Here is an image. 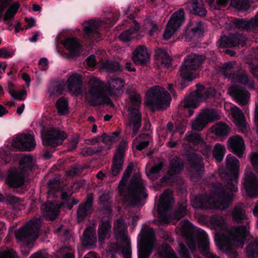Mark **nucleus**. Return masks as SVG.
<instances>
[{
	"label": "nucleus",
	"mask_w": 258,
	"mask_h": 258,
	"mask_svg": "<svg viewBox=\"0 0 258 258\" xmlns=\"http://www.w3.org/2000/svg\"><path fill=\"white\" fill-rule=\"evenodd\" d=\"M126 145L127 143L125 141H121L119 143L114 156L118 157L124 158V151Z\"/></svg>",
	"instance_id": "60"
},
{
	"label": "nucleus",
	"mask_w": 258,
	"mask_h": 258,
	"mask_svg": "<svg viewBox=\"0 0 258 258\" xmlns=\"http://www.w3.org/2000/svg\"><path fill=\"white\" fill-rule=\"evenodd\" d=\"M184 169V163L180 157H173L170 161L167 175L161 178L163 182H168L174 179L175 175L180 174Z\"/></svg>",
	"instance_id": "16"
},
{
	"label": "nucleus",
	"mask_w": 258,
	"mask_h": 258,
	"mask_svg": "<svg viewBox=\"0 0 258 258\" xmlns=\"http://www.w3.org/2000/svg\"><path fill=\"white\" fill-rule=\"evenodd\" d=\"M110 199L108 194H103L99 197V204L102 205L103 208L107 212L111 211Z\"/></svg>",
	"instance_id": "54"
},
{
	"label": "nucleus",
	"mask_w": 258,
	"mask_h": 258,
	"mask_svg": "<svg viewBox=\"0 0 258 258\" xmlns=\"http://www.w3.org/2000/svg\"><path fill=\"white\" fill-rule=\"evenodd\" d=\"M179 254L180 258H191L189 251L185 245L182 243H179Z\"/></svg>",
	"instance_id": "64"
},
{
	"label": "nucleus",
	"mask_w": 258,
	"mask_h": 258,
	"mask_svg": "<svg viewBox=\"0 0 258 258\" xmlns=\"http://www.w3.org/2000/svg\"><path fill=\"white\" fill-rule=\"evenodd\" d=\"M20 4L16 3L9 7L5 13L3 14V19L5 22L9 21L11 19L13 18L17 13Z\"/></svg>",
	"instance_id": "49"
},
{
	"label": "nucleus",
	"mask_w": 258,
	"mask_h": 258,
	"mask_svg": "<svg viewBox=\"0 0 258 258\" xmlns=\"http://www.w3.org/2000/svg\"><path fill=\"white\" fill-rule=\"evenodd\" d=\"M103 68L108 73L121 72L123 67L116 61L107 60L103 63Z\"/></svg>",
	"instance_id": "44"
},
{
	"label": "nucleus",
	"mask_w": 258,
	"mask_h": 258,
	"mask_svg": "<svg viewBox=\"0 0 258 258\" xmlns=\"http://www.w3.org/2000/svg\"><path fill=\"white\" fill-rule=\"evenodd\" d=\"M186 140L194 144H200L203 142V139L200 135L197 133H187L185 135Z\"/></svg>",
	"instance_id": "55"
},
{
	"label": "nucleus",
	"mask_w": 258,
	"mask_h": 258,
	"mask_svg": "<svg viewBox=\"0 0 258 258\" xmlns=\"http://www.w3.org/2000/svg\"><path fill=\"white\" fill-rule=\"evenodd\" d=\"M60 208V206L59 205L50 201L47 202L41 206L42 210L52 220H54L56 218L59 213Z\"/></svg>",
	"instance_id": "37"
},
{
	"label": "nucleus",
	"mask_w": 258,
	"mask_h": 258,
	"mask_svg": "<svg viewBox=\"0 0 258 258\" xmlns=\"http://www.w3.org/2000/svg\"><path fill=\"white\" fill-rule=\"evenodd\" d=\"M84 37L90 42L93 43L100 40L101 35L99 32L100 24L94 20L85 21L82 24Z\"/></svg>",
	"instance_id": "13"
},
{
	"label": "nucleus",
	"mask_w": 258,
	"mask_h": 258,
	"mask_svg": "<svg viewBox=\"0 0 258 258\" xmlns=\"http://www.w3.org/2000/svg\"><path fill=\"white\" fill-rule=\"evenodd\" d=\"M232 220L237 223H242L247 220L245 211L240 206H235L231 213Z\"/></svg>",
	"instance_id": "39"
},
{
	"label": "nucleus",
	"mask_w": 258,
	"mask_h": 258,
	"mask_svg": "<svg viewBox=\"0 0 258 258\" xmlns=\"http://www.w3.org/2000/svg\"><path fill=\"white\" fill-rule=\"evenodd\" d=\"M134 169V164L131 162L127 165L126 168L125 169L121 180H120V184H125L128 179L130 178Z\"/></svg>",
	"instance_id": "56"
},
{
	"label": "nucleus",
	"mask_w": 258,
	"mask_h": 258,
	"mask_svg": "<svg viewBox=\"0 0 258 258\" xmlns=\"http://www.w3.org/2000/svg\"><path fill=\"white\" fill-rule=\"evenodd\" d=\"M123 26L128 27V29L122 32L118 38L123 42H128L135 38L136 34L140 30V24L135 20V14H131L121 22Z\"/></svg>",
	"instance_id": "12"
},
{
	"label": "nucleus",
	"mask_w": 258,
	"mask_h": 258,
	"mask_svg": "<svg viewBox=\"0 0 258 258\" xmlns=\"http://www.w3.org/2000/svg\"><path fill=\"white\" fill-rule=\"evenodd\" d=\"M204 55L191 53L186 55L180 67V79L175 82V87L179 90L187 87L196 78L198 70L205 60Z\"/></svg>",
	"instance_id": "2"
},
{
	"label": "nucleus",
	"mask_w": 258,
	"mask_h": 258,
	"mask_svg": "<svg viewBox=\"0 0 258 258\" xmlns=\"http://www.w3.org/2000/svg\"><path fill=\"white\" fill-rule=\"evenodd\" d=\"M221 72L225 78L231 79L234 82L248 87L249 89L254 88V81L241 66L235 62H225L221 67Z\"/></svg>",
	"instance_id": "3"
},
{
	"label": "nucleus",
	"mask_w": 258,
	"mask_h": 258,
	"mask_svg": "<svg viewBox=\"0 0 258 258\" xmlns=\"http://www.w3.org/2000/svg\"><path fill=\"white\" fill-rule=\"evenodd\" d=\"M181 232L184 237L186 239L190 241V248L195 249V241L194 238V232L192 229V224L188 220H185L183 221V224L181 226Z\"/></svg>",
	"instance_id": "35"
},
{
	"label": "nucleus",
	"mask_w": 258,
	"mask_h": 258,
	"mask_svg": "<svg viewBox=\"0 0 258 258\" xmlns=\"http://www.w3.org/2000/svg\"><path fill=\"white\" fill-rule=\"evenodd\" d=\"M90 97L88 101L93 107L103 104L113 107L114 104L111 99L105 94L104 83L97 78H92L89 82Z\"/></svg>",
	"instance_id": "5"
},
{
	"label": "nucleus",
	"mask_w": 258,
	"mask_h": 258,
	"mask_svg": "<svg viewBox=\"0 0 258 258\" xmlns=\"http://www.w3.org/2000/svg\"><path fill=\"white\" fill-rule=\"evenodd\" d=\"M232 116L235 124L238 127L244 128L245 126V117L241 110L235 107L232 111Z\"/></svg>",
	"instance_id": "42"
},
{
	"label": "nucleus",
	"mask_w": 258,
	"mask_h": 258,
	"mask_svg": "<svg viewBox=\"0 0 258 258\" xmlns=\"http://www.w3.org/2000/svg\"><path fill=\"white\" fill-rule=\"evenodd\" d=\"M131 121L133 123L132 137L137 135L142 125V114L139 110L136 107H130Z\"/></svg>",
	"instance_id": "28"
},
{
	"label": "nucleus",
	"mask_w": 258,
	"mask_h": 258,
	"mask_svg": "<svg viewBox=\"0 0 258 258\" xmlns=\"http://www.w3.org/2000/svg\"><path fill=\"white\" fill-rule=\"evenodd\" d=\"M233 24L238 29L249 30L253 27V24L251 21H245L243 19L234 18L232 21Z\"/></svg>",
	"instance_id": "50"
},
{
	"label": "nucleus",
	"mask_w": 258,
	"mask_h": 258,
	"mask_svg": "<svg viewBox=\"0 0 258 258\" xmlns=\"http://www.w3.org/2000/svg\"><path fill=\"white\" fill-rule=\"evenodd\" d=\"M246 195L251 198L258 196V178L252 172L245 176L243 183Z\"/></svg>",
	"instance_id": "20"
},
{
	"label": "nucleus",
	"mask_w": 258,
	"mask_h": 258,
	"mask_svg": "<svg viewBox=\"0 0 258 258\" xmlns=\"http://www.w3.org/2000/svg\"><path fill=\"white\" fill-rule=\"evenodd\" d=\"M7 184L10 187L16 188L19 194H24L26 190L24 187L25 177L24 175L17 171L10 173L6 179Z\"/></svg>",
	"instance_id": "15"
},
{
	"label": "nucleus",
	"mask_w": 258,
	"mask_h": 258,
	"mask_svg": "<svg viewBox=\"0 0 258 258\" xmlns=\"http://www.w3.org/2000/svg\"><path fill=\"white\" fill-rule=\"evenodd\" d=\"M132 59L137 65L147 66L150 60V54L146 47L142 45L137 47L133 53Z\"/></svg>",
	"instance_id": "23"
},
{
	"label": "nucleus",
	"mask_w": 258,
	"mask_h": 258,
	"mask_svg": "<svg viewBox=\"0 0 258 258\" xmlns=\"http://www.w3.org/2000/svg\"><path fill=\"white\" fill-rule=\"evenodd\" d=\"M184 20V12L183 9H180L172 15L167 26L176 31L181 26Z\"/></svg>",
	"instance_id": "32"
},
{
	"label": "nucleus",
	"mask_w": 258,
	"mask_h": 258,
	"mask_svg": "<svg viewBox=\"0 0 258 258\" xmlns=\"http://www.w3.org/2000/svg\"><path fill=\"white\" fill-rule=\"evenodd\" d=\"M191 32L195 35H201L204 32V25L202 21L197 22L191 29Z\"/></svg>",
	"instance_id": "61"
},
{
	"label": "nucleus",
	"mask_w": 258,
	"mask_h": 258,
	"mask_svg": "<svg viewBox=\"0 0 258 258\" xmlns=\"http://www.w3.org/2000/svg\"><path fill=\"white\" fill-rule=\"evenodd\" d=\"M159 252L160 255L164 258H177L172 248L167 243L161 245Z\"/></svg>",
	"instance_id": "47"
},
{
	"label": "nucleus",
	"mask_w": 258,
	"mask_h": 258,
	"mask_svg": "<svg viewBox=\"0 0 258 258\" xmlns=\"http://www.w3.org/2000/svg\"><path fill=\"white\" fill-rule=\"evenodd\" d=\"M230 5L237 10L245 12L250 8V1H230Z\"/></svg>",
	"instance_id": "53"
},
{
	"label": "nucleus",
	"mask_w": 258,
	"mask_h": 258,
	"mask_svg": "<svg viewBox=\"0 0 258 258\" xmlns=\"http://www.w3.org/2000/svg\"><path fill=\"white\" fill-rule=\"evenodd\" d=\"M59 182V179L57 178H53L49 179L47 182V186L49 189V192H55L58 187Z\"/></svg>",
	"instance_id": "62"
},
{
	"label": "nucleus",
	"mask_w": 258,
	"mask_h": 258,
	"mask_svg": "<svg viewBox=\"0 0 258 258\" xmlns=\"http://www.w3.org/2000/svg\"><path fill=\"white\" fill-rule=\"evenodd\" d=\"M93 205V194H87L86 202L81 203L79 205L77 211V218L79 221H83L88 216H89L92 213Z\"/></svg>",
	"instance_id": "22"
},
{
	"label": "nucleus",
	"mask_w": 258,
	"mask_h": 258,
	"mask_svg": "<svg viewBox=\"0 0 258 258\" xmlns=\"http://www.w3.org/2000/svg\"><path fill=\"white\" fill-rule=\"evenodd\" d=\"M124 163V158L113 156L111 168V174L116 176L122 171Z\"/></svg>",
	"instance_id": "41"
},
{
	"label": "nucleus",
	"mask_w": 258,
	"mask_h": 258,
	"mask_svg": "<svg viewBox=\"0 0 258 258\" xmlns=\"http://www.w3.org/2000/svg\"><path fill=\"white\" fill-rule=\"evenodd\" d=\"M210 95V93L204 86L197 85L196 90L183 103L182 107L185 115L188 117L192 116L194 113V109L200 105L201 102L209 98Z\"/></svg>",
	"instance_id": "7"
},
{
	"label": "nucleus",
	"mask_w": 258,
	"mask_h": 258,
	"mask_svg": "<svg viewBox=\"0 0 258 258\" xmlns=\"http://www.w3.org/2000/svg\"><path fill=\"white\" fill-rule=\"evenodd\" d=\"M228 148L231 152L239 158L242 157L245 149L242 137L239 135L230 137L228 140Z\"/></svg>",
	"instance_id": "19"
},
{
	"label": "nucleus",
	"mask_w": 258,
	"mask_h": 258,
	"mask_svg": "<svg viewBox=\"0 0 258 258\" xmlns=\"http://www.w3.org/2000/svg\"><path fill=\"white\" fill-rule=\"evenodd\" d=\"M185 7L188 8L189 12L195 15L200 17H205L207 15V10L199 1H187Z\"/></svg>",
	"instance_id": "33"
},
{
	"label": "nucleus",
	"mask_w": 258,
	"mask_h": 258,
	"mask_svg": "<svg viewBox=\"0 0 258 258\" xmlns=\"http://www.w3.org/2000/svg\"><path fill=\"white\" fill-rule=\"evenodd\" d=\"M97 242L96 231L91 227L86 228L83 234L82 244L85 247L94 246Z\"/></svg>",
	"instance_id": "31"
},
{
	"label": "nucleus",
	"mask_w": 258,
	"mask_h": 258,
	"mask_svg": "<svg viewBox=\"0 0 258 258\" xmlns=\"http://www.w3.org/2000/svg\"><path fill=\"white\" fill-rule=\"evenodd\" d=\"M220 119L217 110L213 108L203 109L196 120L192 123L191 128L201 131L210 122Z\"/></svg>",
	"instance_id": "10"
},
{
	"label": "nucleus",
	"mask_w": 258,
	"mask_h": 258,
	"mask_svg": "<svg viewBox=\"0 0 258 258\" xmlns=\"http://www.w3.org/2000/svg\"><path fill=\"white\" fill-rule=\"evenodd\" d=\"M80 137L78 135H76L72 137L71 140L69 142L68 145V149L69 151L72 152L76 150L80 141Z\"/></svg>",
	"instance_id": "58"
},
{
	"label": "nucleus",
	"mask_w": 258,
	"mask_h": 258,
	"mask_svg": "<svg viewBox=\"0 0 258 258\" xmlns=\"http://www.w3.org/2000/svg\"><path fill=\"white\" fill-rule=\"evenodd\" d=\"M231 92L233 96L240 104L243 105L247 104L250 97V93L248 91L241 88L236 87L232 89Z\"/></svg>",
	"instance_id": "38"
},
{
	"label": "nucleus",
	"mask_w": 258,
	"mask_h": 258,
	"mask_svg": "<svg viewBox=\"0 0 258 258\" xmlns=\"http://www.w3.org/2000/svg\"><path fill=\"white\" fill-rule=\"evenodd\" d=\"M220 48L236 47L239 45L244 46L246 44L245 39L241 34L230 33L228 35H223L219 40Z\"/></svg>",
	"instance_id": "14"
},
{
	"label": "nucleus",
	"mask_w": 258,
	"mask_h": 258,
	"mask_svg": "<svg viewBox=\"0 0 258 258\" xmlns=\"http://www.w3.org/2000/svg\"><path fill=\"white\" fill-rule=\"evenodd\" d=\"M121 254L123 258H132V248L130 241H127L126 245L122 247Z\"/></svg>",
	"instance_id": "63"
},
{
	"label": "nucleus",
	"mask_w": 258,
	"mask_h": 258,
	"mask_svg": "<svg viewBox=\"0 0 258 258\" xmlns=\"http://www.w3.org/2000/svg\"><path fill=\"white\" fill-rule=\"evenodd\" d=\"M57 112L61 115H65L69 112V103L64 97L59 98L55 103Z\"/></svg>",
	"instance_id": "45"
},
{
	"label": "nucleus",
	"mask_w": 258,
	"mask_h": 258,
	"mask_svg": "<svg viewBox=\"0 0 258 258\" xmlns=\"http://www.w3.org/2000/svg\"><path fill=\"white\" fill-rule=\"evenodd\" d=\"M111 233V221L109 220H101L99 222L97 230L99 242L104 243L107 238L110 237Z\"/></svg>",
	"instance_id": "25"
},
{
	"label": "nucleus",
	"mask_w": 258,
	"mask_h": 258,
	"mask_svg": "<svg viewBox=\"0 0 258 258\" xmlns=\"http://www.w3.org/2000/svg\"><path fill=\"white\" fill-rule=\"evenodd\" d=\"M41 136L43 144L52 148L62 144L64 140L67 137L64 131L54 128L42 131Z\"/></svg>",
	"instance_id": "11"
},
{
	"label": "nucleus",
	"mask_w": 258,
	"mask_h": 258,
	"mask_svg": "<svg viewBox=\"0 0 258 258\" xmlns=\"http://www.w3.org/2000/svg\"><path fill=\"white\" fill-rule=\"evenodd\" d=\"M226 152L225 148L220 144H216L213 150V157L218 162H221Z\"/></svg>",
	"instance_id": "51"
},
{
	"label": "nucleus",
	"mask_w": 258,
	"mask_h": 258,
	"mask_svg": "<svg viewBox=\"0 0 258 258\" xmlns=\"http://www.w3.org/2000/svg\"><path fill=\"white\" fill-rule=\"evenodd\" d=\"M199 235L198 244L201 253L206 257L215 256L216 255L210 251L209 241L208 236L205 231L202 229L198 230Z\"/></svg>",
	"instance_id": "24"
},
{
	"label": "nucleus",
	"mask_w": 258,
	"mask_h": 258,
	"mask_svg": "<svg viewBox=\"0 0 258 258\" xmlns=\"http://www.w3.org/2000/svg\"><path fill=\"white\" fill-rule=\"evenodd\" d=\"M126 185V182L123 185L120 184V181L118 185V192L121 196L125 195L126 193L130 199L129 204L133 207L139 205L143 199L147 197L148 195L145 191V185L142 182L132 180L127 191L125 189Z\"/></svg>",
	"instance_id": "6"
},
{
	"label": "nucleus",
	"mask_w": 258,
	"mask_h": 258,
	"mask_svg": "<svg viewBox=\"0 0 258 258\" xmlns=\"http://www.w3.org/2000/svg\"><path fill=\"white\" fill-rule=\"evenodd\" d=\"M61 44L72 55L79 53L82 49V45L78 40L73 37H70L61 41Z\"/></svg>",
	"instance_id": "29"
},
{
	"label": "nucleus",
	"mask_w": 258,
	"mask_h": 258,
	"mask_svg": "<svg viewBox=\"0 0 258 258\" xmlns=\"http://www.w3.org/2000/svg\"><path fill=\"white\" fill-rule=\"evenodd\" d=\"M192 202L193 207L195 208L202 210H210L212 207L210 198L207 195H199L196 196Z\"/></svg>",
	"instance_id": "30"
},
{
	"label": "nucleus",
	"mask_w": 258,
	"mask_h": 258,
	"mask_svg": "<svg viewBox=\"0 0 258 258\" xmlns=\"http://www.w3.org/2000/svg\"><path fill=\"white\" fill-rule=\"evenodd\" d=\"M141 235V238L138 243V258H149L153 249V244L155 239L154 230L147 227L145 233Z\"/></svg>",
	"instance_id": "9"
},
{
	"label": "nucleus",
	"mask_w": 258,
	"mask_h": 258,
	"mask_svg": "<svg viewBox=\"0 0 258 258\" xmlns=\"http://www.w3.org/2000/svg\"><path fill=\"white\" fill-rule=\"evenodd\" d=\"M165 194L166 193L164 192V197L162 196L161 197L160 203L157 207L158 216L164 223H166L168 221L167 212L170 205L169 197Z\"/></svg>",
	"instance_id": "27"
},
{
	"label": "nucleus",
	"mask_w": 258,
	"mask_h": 258,
	"mask_svg": "<svg viewBox=\"0 0 258 258\" xmlns=\"http://www.w3.org/2000/svg\"><path fill=\"white\" fill-rule=\"evenodd\" d=\"M248 222L246 221L245 225L238 226L233 228V232L231 234L232 239L239 246L244 245L247 236L250 235L249 231L248 230Z\"/></svg>",
	"instance_id": "21"
},
{
	"label": "nucleus",
	"mask_w": 258,
	"mask_h": 258,
	"mask_svg": "<svg viewBox=\"0 0 258 258\" xmlns=\"http://www.w3.org/2000/svg\"><path fill=\"white\" fill-rule=\"evenodd\" d=\"M68 89L73 92L76 95L81 94L82 91L83 82L81 76L77 73H75L68 78L67 80Z\"/></svg>",
	"instance_id": "26"
},
{
	"label": "nucleus",
	"mask_w": 258,
	"mask_h": 258,
	"mask_svg": "<svg viewBox=\"0 0 258 258\" xmlns=\"http://www.w3.org/2000/svg\"><path fill=\"white\" fill-rule=\"evenodd\" d=\"M12 144L21 150L31 151L35 148L36 142L33 137L30 134H22L18 135L14 140Z\"/></svg>",
	"instance_id": "17"
},
{
	"label": "nucleus",
	"mask_w": 258,
	"mask_h": 258,
	"mask_svg": "<svg viewBox=\"0 0 258 258\" xmlns=\"http://www.w3.org/2000/svg\"><path fill=\"white\" fill-rule=\"evenodd\" d=\"M239 163L235 157L228 155L226 160V168L228 171L227 174L228 178L224 182L225 187L221 182H213L212 184L213 195L224 208H228L232 201L233 194L230 191L236 192L237 190Z\"/></svg>",
	"instance_id": "1"
},
{
	"label": "nucleus",
	"mask_w": 258,
	"mask_h": 258,
	"mask_svg": "<svg viewBox=\"0 0 258 258\" xmlns=\"http://www.w3.org/2000/svg\"><path fill=\"white\" fill-rule=\"evenodd\" d=\"M104 149L105 147L103 146L94 147V148H92L90 147H86L83 149L81 153L84 157L91 156L95 154L101 153Z\"/></svg>",
	"instance_id": "52"
},
{
	"label": "nucleus",
	"mask_w": 258,
	"mask_h": 258,
	"mask_svg": "<svg viewBox=\"0 0 258 258\" xmlns=\"http://www.w3.org/2000/svg\"><path fill=\"white\" fill-rule=\"evenodd\" d=\"M247 256L249 258H256L258 256V238L249 242L246 247Z\"/></svg>",
	"instance_id": "46"
},
{
	"label": "nucleus",
	"mask_w": 258,
	"mask_h": 258,
	"mask_svg": "<svg viewBox=\"0 0 258 258\" xmlns=\"http://www.w3.org/2000/svg\"><path fill=\"white\" fill-rule=\"evenodd\" d=\"M211 130V132L214 134L217 137L223 139L228 136L230 128L227 123L220 121L213 125Z\"/></svg>",
	"instance_id": "36"
},
{
	"label": "nucleus",
	"mask_w": 258,
	"mask_h": 258,
	"mask_svg": "<svg viewBox=\"0 0 258 258\" xmlns=\"http://www.w3.org/2000/svg\"><path fill=\"white\" fill-rule=\"evenodd\" d=\"M39 230L38 222L31 220L19 228L15 233V237L18 241L29 245L37 239Z\"/></svg>",
	"instance_id": "8"
},
{
	"label": "nucleus",
	"mask_w": 258,
	"mask_h": 258,
	"mask_svg": "<svg viewBox=\"0 0 258 258\" xmlns=\"http://www.w3.org/2000/svg\"><path fill=\"white\" fill-rule=\"evenodd\" d=\"M155 57L156 60L161 61L166 66H169L171 63V59L164 49L157 48L155 52Z\"/></svg>",
	"instance_id": "43"
},
{
	"label": "nucleus",
	"mask_w": 258,
	"mask_h": 258,
	"mask_svg": "<svg viewBox=\"0 0 258 258\" xmlns=\"http://www.w3.org/2000/svg\"><path fill=\"white\" fill-rule=\"evenodd\" d=\"M34 165L32 156L28 155L21 158L20 161V166L24 172L32 170Z\"/></svg>",
	"instance_id": "48"
},
{
	"label": "nucleus",
	"mask_w": 258,
	"mask_h": 258,
	"mask_svg": "<svg viewBox=\"0 0 258 258\" xmlns=\"http://www.w3.org/2000/svg\"><path fill=\"white\" fill-rule=\"evenodd\" d=\"M211 8L216 10H221L225 8L229 1H209Z\"/></svg>",
	"instance_id": "57"
},
{
	"label": "nucleus",
	"mask_w": 258,
	"mask_h": 258,
	"mask_svg": "<svg viewBox=\"0 0 258 258\" xmlns=\"http://www.w3.org/2000/svg\"><path fill=\"white\" fill-rule=\"evenodd\" d=\"M148 96L146 103L154 112L157 110L165 109L169 106L171 100L170 94L163 87L155 86L147 92Z\"/></svg>",
	"instance_id": "4"
},
{
	"label": "nucleus",
	"mask_w": 258,
	"mask_h": 258,
	"mask_svg": "<svg viewBox=\"0 0 258 258\" xmlns=\"http://www.w3.org/2000/svg\"><path fill=\"white\" fill-rule=\"evenodd\" d=\"M189 165L193 170V175L195 177L200 178L204 171L205 166L202 157L195 153H189L187 155Z\"/></svg>",
	"instance_id": "18"
},
{
	"label": "nucleus",
	"mask_w": 258,
	"mask_h": 258,
	"mask_svg": "<svg viewBox=\"0 0 258 258\" xmlns=\"http://www.w3.org/2000/svg\"><path fill=\"white\" fill-rule=\"evenodd\" d=\"M64 87V82L62 80H54L51 81L48 87V92L50 97H55L62 94Z\"/></svg>",
	"instance_id": "34"
},
{
	"label": "nucleus",
	"mask_w": 258,
	"mask_h": 258,
	"mask_svg": "<svg viewBox=\"0 0 258 258\" xmlns=\"http://www.w3.org/2000/svg\"><path fill=\"white\" fill-rule=\"evenodd\" d=\"M6 90L9 93L11 97L15 100H24L26 97L27 92L25 90L17 91L15 89L14 84L11 82H8Z\"/></svg>",
	"instance_id": "40"
},
{
	"label": "nucleus",
	"mask_w": 258,
	"mask_h": 258,
	"mask_svg": "<svg viewBox=\"0 0 258 258\" xmlns=\"http://www.w3.org/2000/svg\"><path fill=\"white\" fill-rule=\"evenodd\" d=\"M119 15H120V13L118 14V12L116 10H112L107 14L106 18L108 20L110 25H113L117 22L119 19Z\"/></svg>",
	"instance_id": "59"
}]
</instances>
